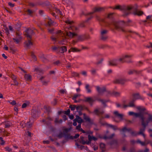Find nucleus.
Here are the masks:
<instances>
[{"label": "nucleus", "mask_w": 152, "mask_h": 152, "mask_svg": "<svg viewBox=\"0 0 152 152\" xmlns=\"http://www.w3.org/2000/svg\"><path fill=\"white\" fill-rule=\"evenodd\" d=\"M118 65V60L114 59L109 61V65L112 66H117Z\"/></svg>", "instance_id": "nucleus-16"}, {"label": "nucleus", "mask_w": 152, "mask_h": 152, "mask_svg": "<svg viewBox=\"0 0 152 152\" xmlns=\"http://www.w3.org/2000/svg\"><path fill=\"white\" fill-rule=\"evenodd\" d=\"M137 109L140 111H144L146 110V108L144 107H137Z\"/></svg>", "instance_id": "nucleus-43"}, {"label": "nucleus", "mask_w": 152, "mask_h": 152, "mask_svg": "<svg viewBox=\"0 0 152 152\" xmlns=\"http://www.w3.org/2000/svg\"><path fill=\"white\" fill-rule=\"evenodd\" d=\"M105 8L101 7H95L93 9V12L90 13V14H93L96 12H100L104 11V10Z\"/></svg>", "instance_id": "nucleus-9"}, {"label": "nucleus", "mask_w": 152, "mask_h": 152, "mask_svg": "<svg viewBox=\"0 0 152 152\" xmlns=\"http://www.w3.org/2000/svg\"><path fill=\"white\" fill-rule=\"evenodd\" d=\"M126 82V80L125 79H116L113 81V82L115 83L121 84H124Z\"/></svg>", "instance_id": "nucleus-13"}, {"label": "nucleus", "mask_w": 152, "mask_h": 152, "mask_svg": "<svg viewBox=\"0 0 152 152\" xmlns=\"http://www.w3.org/2000/svg\"><path fill=\"white\" fill-rule=\"evenodd\" d=\"M136 151L134 147H132L129 150H127V152H135Z\"/></svg>", "instance_id": "nucleus-35"}, {"label": "nucleus", "mask_w": 152, "mask_h": 152, "mask_svg": "<svg viewBox=\"0 0 152 152\" xmlns=\"http://www.w3.org/2000/svg\"><path fill=\"white\" fill-rule=\"evenodd\" d=\"M145 114L148 115V118L146 119L144 117L140 120L141 125L142 127L140 128L139 131L137 133L138 135H140L141 134L144 133L146 127L148 125L149 123L152 122V115L148 113L147 112L145 113Z\"/></svg>", "instance_id": "nucleus-1"}, {"label": "nucleus", "mask_w": 152, "mask_h": 152, "mask_svg": "<svg viewBox=\"0 0 152 152\" xmlns=\"http://www.w3.org/2000/svg\"><path fill=\"white\" fill-rule=\"evenodd\" d=\"M96 88L98 92L100 94H102L106 91V88L105 87L101 88L99 86H96Z\"/></svg>", "instance_id": "nucleus-12"}, {"label": "nucleus", "mask_w": 152, "mask_h": 152, "mask_svg": "<svg viewBox=\"0 0 152 152\" xmlns=\"http://www.w3.org/2000/svg\"><path fill=\"white\" fill-rule=\"evenodd\" d=\"M128 113L129 115H134L136 118H139L140 120L145 117L142 114L141 112L136 113L130 111Z\"/></svg>", "instance_id": "nucleus-7"}, {"label": "nucleus", "mask_w": 152, "mask_h": 152, "mask_svg": "<svg viewBox=\"0 0 152 152\" xmlns=\"http://www.w3.org/2000/svg\"><path fill=\"white\" fill-rule=\"evenodd\" d=\"M105 124H106L107 126L112 128L114 130H116L118 129L117 127L116 126L109 124L107 123H105Z\"/></svg>", "instance_id": "nucleus-21"}, {"label": "nucleus", "mask_w": 152, "mask_h": 152, "mask_svg": "<svg viewBox=\"0 0 152 152\" xmlns=\"http://www.w3.org/2000/svg\"><path fill=\"white\" fill-rule=\"evenodd\" d=\"M70 113V110L68 109L66 111H65L64 114L67 115H69Z\"/></svg>", "instance_id": "nucleus-55"}, {"label": "nucleus", "mask_w": 152, "mask_h": 152, "mask_svg": "<svg viewBox=\"0 0 152 152\" xmlns=\"http://www.w3.org/2000/svg\"><path fill=\"white\" fill-rule=\"evenodd\" d=\"M85 88L88 93H91V91L90 88V86L88 84H86L85 86Z\"/></svg>", "instance_id": "nucleus-26"}, {"label": "nucleus", "mask_w": 152, "mask_h": 152, "mask_svg": "<svg viewBox=\"0 0 152 152\" xmlns=\"http://www.w3.org/2000/svg\"><path fill=\"white\" fill-rule=\"evenodd\" d=\"M118 61H119L120 62H121V63H124L125 62V61H124V56H122V57L119 58L118 59H117Z\"/></svg>", "instance_id": "nucleus-38"}, {"label": "nucleus", "mask_w": 152, "mask_h": 152, "mask_svg": "<svg viewBox=\"0 0 152 152\" xmlns=\"http://www.w3.org/2000/svg\"><path fill=\"white\" fill-rule=\"evenodd\" d=\"M84 119L86 121H88V122H90L91 121V119H90V118L89 117L86 116V114H84Z\"/></svg>", "instance_id": "nucleus-39"}, {"label": "nucleus", "mask_w": 152, "mask_h": 152, "mask_svg": "<svg viewBox=\"0 0 152 152\" xmlns=\"http://www.w3.org/2000/svg\"><path fill=\"white\" fill-rule=\"evenodd\" d=\"M27 12L28 15H31L33 13V12L30 10H28L26 11Z\"/></svg>", "instance_id": "nucleus-51"}, {"label": "nucleus", "mask_w": 152, "mask_h": 152, "mask_svg": "<svg viewBox=\"0 0 152 152\" xmlns=\"http://www.w3.org/2000/svg\"><path fill=\"white\" fill-rule=\"evenodd\" d=\"M28 41L25 42V46L27 48H29L33 45V42L31 41V39H27Z\"/></svg>", "instance_id": "nucleus-17"}, {"label": "nucleus", "mask_w": 152, "mask_h": 152, "mask_svg": "<svg viewBox=\"0 0 152 152\" xmlns=\"http://www.w3.org/2000/svg\"><path fill=\"white\" fill-rule=\"evenodd\" d=\"M134 69L130 70L128 71L127 72V73L129 75H131L134 74Z\"/></svg>", "instance_id": "nucleus-47"}, {"label": "nucleus", "mask_w": 152, "mask_h": 152, "mask_svg": "<svg viewBox=\"0 0 152 152\" xmlns=\"http://www.w3.org/2000/svg\"><path fill=\"white\" fill-rule=\"evenodd\" d=\"M26 33L24 35L27 37V39H31L32 35L34 34L33 31L31 29L29 28L25 30Z\"/></svg>", "instance_id": "nucleus-8"}, {"label": "nucleus", "mask_w": 152, "mask_h": 152, "mask_svg": "<svg viewBox=\"0 0 152 152\" xmlns=\"http://www.w3.org/2000/svg\"><path fill=\"white\" fill-rule=\"evenodd\" d=\"M80 96V94H75L74 95L73 97L72 98V99L73 100H75L78 97Z\"/></svg>", "instance_id": "nucleus-48"}, {"label": "nucleus", "mask_w": 152, "mask_h": 152, "mask_svg": "<svg viewBox=\"0 0 152 152\" xmlns=\"http://www.w3.org/2000/svg\"><path fill=\"white\" fill-rule=\"evenodd\" d=\"M69 29H72L73 31H77L78 30L79 28L74 26H72L69 28Z\"/></svg>", "instance_id": "nucleus-27"}, {"label": "nucleus", "mask_w": 152, "mask_h": 152, "mask_svg": "<svg viewBox=\"0 0 152 152\" xmlns=\"http://www.w3.org/2000/svg\"><path fill=\"white\" fill-rule=\"evenodd\" d=\"M59 48V47L53 46L52 47V49L53 51H56L57 53V50H58Z\"/></svg>", "instance_id": "nucleus-37"}, {"label": "nucleus", "mask_w": 152, "mask_h": 152, "mask_svg": "<svg viewBox=\"0 0 152 152\" xmlns=\"http://www.w3.org/2000/svg\"><path fill=\"white\" fill-rule=\"evenodd\" d=\"M132 13L134 15L140 16L143 14V12L142 11H138L136 10Z\"/></svg>", "instance_id": "nucleus-18"}, {"label": "nucleus", "mask_w": 152, "mask_h": 152, "mask_svg": "<svg viewBox=\"0 0 152 152\" xmlns=\"http://www.w3.org/2000/svg\"><path fill=\"white\" fill-rule=\"evenodd\" d=\"M129 107H134V104L133 102H129L128 104Z\"/></svg>", "instance_id": "nucleus-54"}, {"label": "nucleus", "mask_w": 152, "mask_h": 152, "mask_svg": "<svg viewBox=\"0 0 152 152\" xmlns=\"http://www.w3.org/2000/svg\"><path fill=\"white\" fill-rule=\"evenodd\" d=\"M133 8L131 6H127L121 7L120 5H117L113 8V9H119L123 11L124 14V16H126L131 13V10Z\"/></svg>", "instance_id": "nucleus-4"}, {"label": "nucleus", "mask_w": 152, "mask_h": 152, "mask_svg": "<svg viewBox=\"0 0 152 152\" xmlns=\"http://www.w3.org/2000/svg\"><path fill=\"white\" fill-rule=\"evenodd\" d=\"M75 119H76L77 122L79 124H81L82 123L84 122L83 120L80 117L77 115L76 116Z\"/></svg>", "instance_id": "nucleus-19"}, {"label": "nucleus", "mask_w": 152, "mask_h": 152, "mask_svg": "<svg viewBox=\"0 0 152 152\" xmlns=\"http://www.w3.org/2000/svg\"><path fill=\"white\" fill-rule=\"evenodd\" d=\"M114 113L115 115L118 117V118L121 119H122L123 116V114L119 113L117 111H115Z\"/></svg>", "instance_id": "nucleus-22"}, {"label": "nucleus", "mask_w": 152, "mask_h": 152, "mask_svg": "<svg viewBox=\"0 0 152 152\" xmlns=\"http://www.w3.org/2000/svg\"><path fill=\"white\" fill-rule=\"evenodd\" d=\"M120 93L118 92L113 91L112 93V94L115 96H120Z\"/></svg>", "instance_id": "nucleus-36"}, {"label": "nucleus", "mask_w": 152, "mask_h": 152, "mask_svg": "<svg viewBox=\"0 0 152 152\" xmlns=\"http://www.w3.org/2000/svg\"><path fill=\"white\" fill-rule=\"evenodd\" d=\"M136 142L140 144L142 146H145L146 145L147 143L146 144L145 142H142L140 140H138L136 141Z\"/></svg>", "instance_id": "nucleus-34"}, {"label": "nucleus", "mask_w": 152, "mask_h": 152, "mask_svg": "<svg viewBox=\"0 0 152 152\" xmlns=\"http://www.w3.org/2000/svg\"><path fill=\"white\" fill-rule=\"evenodd\" d=\"M5 149L6 151H8L9 152H10L12 151V149L8 147H6L5 148Z\"/></svg>", "instance_id": "nucleus-61"}, {"label": "nucleus", "mask_w": 152, "mask_h": 152, "mask_svg": "<svg viewBox=\"0 0 152 152\" xmlns=\"http://www.w3.org/2000/svg\"><path fill=\"white\" fill-rule=\"evenodd\" d=\"M60 92L62 94H64V93L66 94V90L64 89H61L60 91Z\"/></svg>", "instance_id": "nucleus-62"}, {"label": "nucleus", "mask_w": 152, "mask_h": 152, "mask_svg": "<svg viewBox=\"0 0 152 152\" xmlns=\"http://www.w3.org/2000/svg\"><path fill=\"white\" fill-rule=\"evenodd\" d=\"M71 50L72 52H80L81 51V50L78 49L74 47H72L71 48Z\"/></svg>", "instance_id": "nucleus-30"}, {"label": "nucleus", "mask_w": 152, "mask_h": 152, "mask_svg": "<svg viewBox=\"0 0 152 152\" xmlns=\"http://www.w3.org/2000/svg\"><path fill=\"white\" fill-rule=\"evenodd\" d=\"M11 77L12 78V80H16L17 79L15 75H14L13 74H12L11 75Z\"/></svg>", "instance_id": "nucleus-57"}, {"label": "nucleus", "mask_w": 152, "mask_h": 152, "mask_svg": "<svg viewBox=\"0 0 152 152\" xmlns=\"http://www.w3.org/2000/svg\"><path fill=\"white\" fill-rule=\"evenodd\" d=\"M108 144L112 146L114 145H117V142L116 140H113L109 142Z\"/></svg>", "instance_id": "nucleus-25"}, {"label": "nucleus", "mask_w": 152, "mask_h": 152, "mask_svg": "<svg viewBox=\"0 0 152 152\" xmlns=\"http://www.w3.org/2000/svg\"><path fill=\"white\" fill-rule=\"evenodd\" d=\"M13 39L14 41V42H15L16 43V44H18L19 42V40L18 39L13 38Z\"/></svg>", "instance_id": "nucleus-63"}, {"label": "nucleus", "mask_w": 152, "mask_h": 152, "mask_svg": "<svg viewBox=\"0 0 152 152\" xmlns=\"http://www.w3.org/2000/svg\"><path fill=\"white\" fill-rule=\"evenodd\" d=\"M115 134H113L109 136L108 137L107 136H106L105 135L104 136V137H103V139L106 140L107 139H112L113 137L114 136Z\"/></svg>", "instance_id": "nucleus-23"}, {"label": "nucleus", "mask_w": 152, "mask_h": 152, "mask_svg": "<svg viewBox=\"0 0 152 152\" xmlns=\"http://www.w3.org/2000/svg\"><path fill=\"white\" fill-rule=\"evenodd\" d=\"M0 140L1 141V145H3L5 143V141L3 140V138L2 137H0Z\"/></svg>", "instance_id": "nucleus-58"}, {"label": "nucleus", "mask_w": 152, "mask_h": 152, "mask_svg": "<svg viewBox=\"0 0 152 152\" xmlns=\"http://www.w3.org/2000/svg\"><path fill=\"white\" fill-rule=\"evenodd\" d=\"M31 56L32 57V58H33L34 59V61H36L37 60V58L36 57V56L34 54V53L32 52L31 53Z\"/></svg>", "instance_id": "nucleus-45"}, {"label": "nucleus", "mask_w": 152, "mask_h": 152, "mask_svg": "<svg viewBox=\"0 0 152 152\" xmlns=\"http://www.w3.org/2000/svg\"><path fill=\"white\" fill-rule=\"evenodd\" d=\"M111 25H113L115 29L117 30L121 31L124 32H127V30H125L124 28L125 22L124 21L113 20L111 23H108L107 25L110 27Z\"/></svg>", "instance_id": "nucleus-2"}, {"label": "nucleus", "mask_w": 152, "mask_h": 152, "mask_svg": "<svg viewBox=\"0 0 152 152\" xmlns=\"http://www.w3.org/2000/svg\"><path fill=\"white\" fill-rule=\"evenodd\" d=\"M95 115H102L104 113V111L103 110H101L100 108L95 109L93 112Z\"/></svg>", "instance_id": "nucleus-11"}, {"label": "nucleus", "mask_w": 152, "mask_h": 152, "mask_svg": "<svg viewBox=\"0 0 152 152\" xmlns=\"http://www.w3.org/2000/svg\"><path fill=\"white\" fill-rule=\"evenodd\" d=\"M84 101L85 102H88L91 106L93 105L94 102L96 100L95 99L91 97H86Z\"/></svg>", "instance_id": "nucleus-10"}, {"label": "nucleus", "mask_w": 152, "mask_h": 152, "mask_svg": "<svg viewBox=\"0 0 152 152\" xmlns=\"http://www.w3.org/2000/svg\"><path fill=\"white\" fill-rule=\"evenodd\" d=\"M60 39H58V41L59 44H61L62 42H64L66 40V38L65 37H63V36L61 35L60 36Z\"/></svg>", "instance_id": "nucleus-24"}, {"label": "nucleus", "mask_w": 152, "mask_h": 152, "mask_svg": "<svg viewBox=\"0 0 152 152\" xmlns=\"http://www.w3.org/2000/svg\"><path fill=\"white\" fill-rule=\"evenodd\" d=\"M24 77L26 80H30L31 78V75L28 74H25Z\"/></svg>", "instance_id": "nucleus-31"}, {"label": "nucleus", "mask_w": 152, "mask_h": 152, "mask_svg": "<svg viewBox=\"0 0 152 152\" xmlns=\"http://www.w3.org/2000/svg\"><path fill=\"white\" fill-rule=\"evenodd\" d=\"M4 30L5 31V32H6V34L7 35H8V34H9L10 33L9 32L8 28H7V27L5 28L4 29Z\"/></svg>", "instance_id": "nucleus-56"}, {"label": "nucleus", "mask_w": 152, "mask_h": 152, "mask_svg": "<svg viewBox=\"0 0 152 152\" xmlns=\"http://www.w3.org/2000/svg\"><path fill=\"white\" fill-rule=\"evenodd\" d=\"M76 106L75 105H72L69 106V108L72 111H74L76 109Z\"/></svg>", "instance_id": "nucleus-44"}, {"label": "nucleus", "mask_w": 152, "mask_h": 152, "mask_svg": "<svg viewBox=\"0 0 152 152\" xmlns=\"http://www.w3.org/2000/svg\"><path fill=\"white\" fill-rule=\"evenodd\" d=\"M90 134H88V140L86 141H85V144H86L87 145H89L91 143V137H90Z\"/></svg>", "instance_id": "nucleus-32"}, {"label": "nucleus", "mask_w": 152, "mask_h": 152, "mask_svg": "<svg viewBox=\"0 0 152 152\" xmlns=\"http://www.w3.org/2000/svg\"><path fill=\"white\" fill-rule=\"evenodd\" d=\"M55 34H57L56 36V37L59 40L60 37L62 35V31L60 30H58L57 31L55 32Z\"/></svg>", "instance_id": "nucleus-20"}, {"label": "nucleus", "mask_w": 152, "mask_h": 152, "mask_svg": "<svg viewBox=\"0 0 152 152\" xmlns=\"http://www.w3.org/2000/svg\"><path fill=\"white\" fill-rule=\"evenodd\" d=\"M100 147L101 148L104 149L105 148V144L103 143H101L100 144Z\"/></svg>", "instance_id": "nucleus-52"}, {"label": "nucleus", "mask_w": 152, "mask_h": 152, "mask_svg": "<svg viewBox=\"0 0 152 152\" xmlns=\"http://www.w3.org/2000/svg\"><path fill=\"white\" fill-rule=\"evenodd\" d=\"M71 128L63 129V132H60L57 135V137L61 138L63 137L64 135L66 139H73V137L72 136H71L70 134L68 133L71 130Z\"/></svg>", "instance_id": "nucleus-3"}, {"label": "nucleus", "mask_w": 152, "mask_h": 152, "mask_svg": "<svg viewBox=\"0 0 152 152\" xmlns=\"http://www.w3.org/2000/svg\"><path fill=\"white\" fill-rule=\"evenodd\" d=\"M90 38V36L88 34L79 35L77 37V40L76 41L73 40V42L74 44H75L78 42L83 41L85 40L89 39Z\"/></svg>", "instance_id": "nucleus-5"}, {"label": "nucleus", "mask_w": 152, "mask_h": 152, "mask_svg": "<svg viewBox=\"0 0 152 152\" xmlns=\"http://www.w3.org/2000/svg\"><path fill=\"white\" fill-rule=\"evenodd\" d=\"M133 96L135 99H141L139 93L134 94H133Z\"/></svg>", "instance_id": "nucleus-29"}, {"label": "nucleus", "mask_w": 152, "mask_h": 152, "mask_svg": "<svg viewBox=\"0 0 152 152\" xmlns=\"http://www.w3.org/2000/svg\"><path fill=\"white\" fill-rule=\"evenodd\" d=\"M123 56L124 57L125 59V58H131L133 56V55H123Z\"/></svg>", "instance_id": "nucleus-46"}, {"label": "nucleus", "mask_w": 152, "mask_h": 152, "mask_svg": "<svg viewBox=\"0 0 152 152\" xmlns=\"http://www.w3.org/2000/svg\"><path fill=\"white\" fill-rule=\"evenodd\" d=\"M81 124H78V125L76 126V129L78 130H80V129H81Z\"/></svg>", "instance_id": "nucleus-53"}, {"label": "nucleus", "mask_w": 152, "mask_h": 152, "mask_svg": "<svg viewBox=\"0 0 152 152\" xmlns=\"http://www.w3.org/2000/svg\"><path fill=\"white\" fill-rule=\"evenodd\" d=\"M26 126L28 128H30L31 126V124L29 122H27L26 124Z\"/></svg>", "instance_id": "nucleus-60"}, {"label": "nucleus", "mask_w": 152, "mask_h": 152, "mask_svg": "<svg viewBox=\"0 0 152 152\" xmlns=\"http://www.w3.org/2000/svg\"><path fill=\"white\" fill-rule=\"evenodd\" d=\"M67 51V48L65 46H62L59 48L58 50H57V53H63Z\"/></svg>", "instance_id": "nucleus-15"}, {"label": "nucleus", "mask_w": 152, "mask_h": 152, "mask_svg": "<svg viewBox=\"0 0 152 152\" xmlns=\"http://www.w3.org/2000/svg\"><path fill=\"white\" fill-rule=\"evenodd\" d=\"M66 36L70 38H72L75 36H77V34L74 32H71L70 31H66Z\"/></svg>", "instance_id": "nucleus-14"}, {"label": "nucleus", "mask_w": 152, "mask_h": 152, "mask_svg": "<svg viewBox=\"0 0 152 152\" xmlns=\"http://www.w3.org/2000/svg\"><path fill=\"white\" fill-rule=\"evenodd\" d=\"M108 31L107 30L102 29L100 32V38L101 40L105 41L108 38L107 33Z\"/></svg>", "instance_id": "nucleus-6"}, {"label": "nucleus", "mask_w": 152, "mask_h": 152, "mask_svg": "<svg viewBox=\"0 0 152 152\" xmlns=\"http://www.w3.org/2000/svg\"><path fill=\"white\" fill-rule=\"evenodd\" d=\"M71 73H72V76L73 77H75V76L78 77H79V74L78 73H77L76 72H72Z\"/></svg>", "instance_id": "nucleus-42"}, {"label": "nucleus", "mask_w": 152, "mask_h": 152, "mask_svg": "<svg viewBox=\"0 0 152 152\" xmlns=\"http://www.w3.org/2000/svg\"><path fill=\"white\" fill-rule=\"evenodd\" d=\"M76 109L77 111H82L83 109V107L82 105H78L76 106Z\"/></svg>", "instance_id": "nucleus-28"}, {"label": "nucleus", "mask_w": 152, "mask_h": 152, "mask_svg": "<svg viewBox=\"0 0 152 152\" xmlns=\"http://www.w3.org/2000/svg\"><path fill=\"white\" fill-rule=\"evenodd\" d=\"M130 133L131 134V135H133V136H136L137 134H138L137 133H136L134 131H132V130L131 132Z\"/></svg>", "instance_id": "nucleus-59"}, {"label": "nucleus", "mask_w": 152, "mask_h": 152, "mask_svg": "<svg viewBox=\"0 0 152 152\" xmlns=\"http://www.w3.org/2000/svg\"><path fill=\"white\" fill-rule=\"evenodd\" d=\"M49 20L48 22V24L47 26H51L52 25L53 22L50 18H48Z\"/></svg>", "instance_id": "nucleus-33"}, {"label": "nucleus", "mask_w": 152, "mask_h": 152, "mask_svg": "<svg viewBox=\"0 0 152 152\" xmlns=\"http://www.w3.org/2000/svg\"><path fill=\"white\" fill-rule=\"evenodd\" d=\"M134 74H135L136 75H138L140 74L141 72L140 71H138L134 69Z\"/></svg>", "instance_id": "nucleus-50"}, {"label": "nucleus", "mask_w": 152, "mask_h": 152, "mask_svg": "<svg viewBox=\"0 0 152 152\" xmlns=\"http://www.w3.org/2000/svg\"><path fill=\"white\" fill-rule=\"evenodd\" d=\"M80 138L81 140L80 142L83 145H85L86 142L84 140V137L83 136H80Z\"/></svg>", "instance_id": "nucleus-41"}, {"label": "nucleus", "mask_w": 152, "mask_h": 152, "mask_svg": "<svg viewBox=\"0 0 152 152\" xmlns=\"http://www.w3.org/2000/svg\"><path fill=\"white\" fill-rule=\"evenodd\" d=\"M90 137H91V141L92 140H93L94 141H96L98 140V138H97L94 136H91L90 135Z\"/></svg>", "instance_id": "nucleus-49"}, {"label": "nucleus", "mask_w": 152, "mask_h": 152, "mask_svg": "<svg viewBox=\"0 0 152 152\" xmlns=\"http://www.w3.org/2000/svg\"><path fill=\"white\" fill-rule=\"evenodd\" d=\"M5 128H8L10 127V125L9 123H5Z\"/></svg>", "instance_id": "nucleus-64"}, {"label": "nucleus", "mask_w": 152, "mask_h": 152, "mask_svg": "<svg viewBox=\"0 0 152 152\" xmlns=\"http://www.w3.org/2000/svg\"><path fill=\"white\" fill-rule=\"evenodd\" d=\"M65 22L68 24H69L70 25H72L74 23V21L70 20L69 19H67L66 20Z\"/></svg>", "instance_id": "nucleus-40"}]
</instances>
